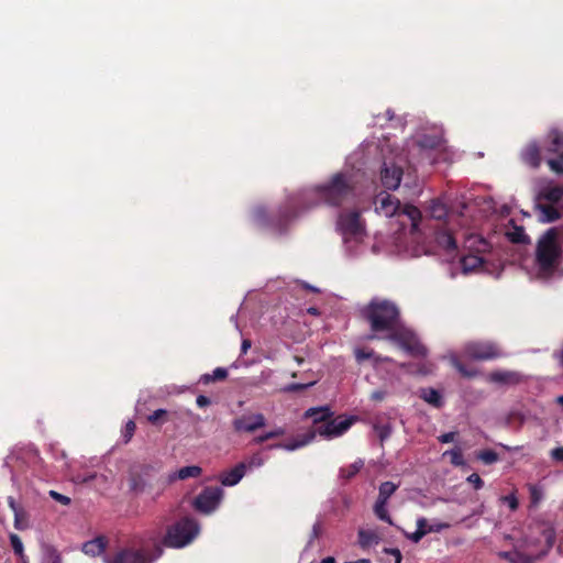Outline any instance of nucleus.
<instances>
[{
	"mask_svg": "<svg viewBox=\"0 0 563 563\" xmlns=\"http://www.w3.org/2000/svg\"><path fill=\"white\" fill-rule=\"evenodd\" d=\"M361 316L374 333L369 339L377 338L380 333L389 335L400 327V310L394 301L388 299L373 298L362 308Z\"/></svg>",
	"mask_w": 563,
	"mask_h": 563,
	"instance_id": "f257e3e1",
	"label": "nucleus"
},
{
	"mask_svg": "<svg viewBox=\"0 0 563 563\" xmlns=\"http://www.w3.org/2000/svg\"><path fill=\"white\" fill-rule=\"evenodd\" d=\"M559 230L548 229L538 240L536 249V266L540 278L549 279L561 264L562 249L559 244Z\"/></svg>",
	"mask_w": 563,
	"mask_h": 563,
	"instance_id": "f03ea898",
	"label": "nucleus"
},
{
	"mask_svg": "<svg viewBox=\"0 0 563 563\" xmlns=\"http://www.w3.org/2000/svg\"><path fill=\"white\" fill-rule=\"evenodd\" d=\"M316 195L323 203L331 207L352 203L356 198L353 176L349 173H336L325 184L316 187Z\"/></svg>",
	"mask_w": 563,
	"mask_h": 563,
	"instance_id": "7ed1b4c3",
	"label": "nucleus"
},
{
	"mask_svg": "<svg viewBox=\"0 0 563 563\" xmlns=\"http://www.w3.org/2000/svg\"><path fill=\"white\" fill-rule=\"evenodd\" d=\"M356 421V418L338 416L335 418H330L325 421V423L318 426L316 429H311L305 434L298 435L297 439L287 443H276L268 445L267 449H284L287 451H295L299 448H302L309 444L314 438L316 434H319L327 439H332L344 434Z\"/></svg>",
	"mask_w": 563,
	"mask_h": 563,
	"instance_id": "20e7f679",
	"label": "nucleus"
},
{
	"mask_svg": "<svg viewBox=\"0 0 563 563\" xmlns=\"http://www.w3.org/2000/svg\"><path fill=\"white\" fill-rule=\"evenodd\" d=\"M493 247L490 241L481 234H470L464 240L465 254L460 256V271L462 273H475L486 271L485 254Z\"/></svg>",
	"mask_w": 563,
	"mask_h": 563,
	"instance_id": "39448f33",
	"label": "nucleus"
},
{
	"mask_svg": "<svg viewBox=\"0 0 563 563\" xmlns=\"http://www.w3.org/2000/svg\"><path fill=\"white\" fill-rule=\"evenodd\" d=\"M199 532V526L191 518H183L168 527L163 544L169 548H183L190 543Z\"/></svg>",
	"mask_w": 563,
	"mask_h": 563,
	"instance_id": "423d86ee",
	"label": "nucleus"
},
{
	"mask_svg": "<svg viewBox=\"0 0 563 563\" xmlns=\"http://www.w3.org/2000/svg\"><path fill=\"white\" fill-rule=\"evenodd\" d=\"M163 554L159 543H155L153 551L144 547L139 549L129 547L119 550L111 558H106V563H153Z\"/></svg>",
	"mask_w": 563,
	"mask_h": 563,
	"instance_id": "0eeeda50",
	"label": "nucleus"
},
{
	"mask_svg": "<svg viewBox=\"0 0 563 563\" xmlns=\"http://www.w3.org/2000/svg\"><path fill=\"white\" fill-rule=\"evenodd\" d=\"M543 147L549 155L547 164L551 172L563 175V130L551 129L544 139Z\"/></svg>",
	"mask_w": 563,
	"mask_h": 563,
	"instance_id": "6e6552de",
	"label": "nucleus"
},
{
	"mask_svg": "<svg viewBox=\"0 0 563 563\" xmlns=\"http://www.w3.org/2000/svg\"><path fill=\"white\" fill-rule=\"evenodd\" d=\"M463 355L473 361H493L506 356L494 341H470L463 346Z\"/></svg>",
	"mask_w": 563,
	"mask_h": 563,
	"instance_id": "1a4fd4ad",
	"label": "nucleus"
},
{
	"mask_svg": "<svg viewBox=\"0 0 563 563\" xmlns=\"http://www.w3.org/2000/svg\"><path fill=\"white\" fill-rule=\"evenodd\" d=\"M390 342L396 343L408 354L417 357L426 356L427 349L410 331L401 330L400 327L394 330L389 335H385Z\"/></svg>",
	"mask_w": 563,
	"mask_h": 563,
	"instance_id": "9d476101",
	"label": "nucleus"
},
{
	"mask_svg": "<svg viewBox=\"0 0 563 563\" xmlns=\"http://www.w3.org/2000/svg\"><path fill=\"white\" fill-rule=\"evenodd\" d=\"M338 228L345 240H361L365 233L364 222L357 210L341 212L338 218Z\"/></svg>",
	"mask_w": 563,
	"mask_h": 563,
	"instance_id": "9b49d317",
	"label": "nucleus"
},
{
	"mask_svg": "<svg viewBox=\"0 0 563 563\" xmlns=\"http://www.w3.org/2000/svg\"><path fill=\"white\" fill-rule=\"evenodd\" d=\"M222 489L219 487H206L195 499L194 507L202 514L212 512L222 498Z\"/></svg>",
	"mask_w": 563,
	"mask_h": 563,
	"instance_id": "f8f14e48",
	"label": "nucleus"
},
{
	"mask_svg": "<svg viewBox=\"0 0 563 563\" xmlns=\"http://www.w3.org/2000/svg\"><path fill=\"white\" fill-rule=\"evenodd\" d=\"M266 426V419L263 413L243 415L232 421L233 430L238 433H252Z\"/></svg>",
	"mask_w": 563,
	"mask_h": 563,
	"instance_id": "ddd939ff",
	"label": "nucleus"
},
{
	"mask_svg": "<svg viewBox=\"0 0 563 563\" xmlns=\"http://www.w3.org/2000/svg\"><path fill=\"white\" fill-rule=\"evenodd\" d=\"M402 174L404 172L401 167L395 164L388 165L384 163L380 170V181L383 187L387 190H396L401 183Z\"/></svg>",
	"mask_w": 563,
	"mask_h": 563,
	"instance_id": "4468645a",
	"label": "nucleus"
},
{
	"mask_svg": "<svg viewBox=\"0 0 563 563\" xmlns=\"http://www.w3.org/2000/svg\"><path fill=\"white\" fill-rule=\"evenodd\" d=\"M400 209V201L390 194L383 191L375 198V210L385 217L395 216Z\"/></svg>",
	"mask_w": 563,
	"mask_h": 563,
	"instance_id": "2eb2a0df",
	"label": "nucleus"
},
{
	"mask_svg": "<svg viewBox=\"0 0 563 563\" xmlns=\"http://www.w3.org/2000/svg\"><path fill=\"white\" fill-rule=\"evenodd\" d=\"M520 374L514 371L497 369L490 372L486 380L497 385H515L520 382Z\"/></svg>",
	"mask_w": 563,
	"mask_h": 563,
	"instance_id": "dca6fc26",
	"label": "nucleus"
},
{
	"mask_svg": "<svg viewBox=\"0 0 563 563\" xmlns=\"http://www.w3.org/2000/svg\"><path fill=\"white\" fill-rule=\"evenodd\" d=\"M521 159L532 168H539L541 165V148L537 142L528 143L521 152Z\"/></svg>",
	"mask_w": 563,
	"mask_h": 563,
	"instance_id": "f3484780",
	"label": "nucleus"
},
{
	"mask_svg": "<svg viewBox=\"0 0 563 563\" xmlns=\"http://www.w3.org/2000/svg\"><path fill=\"white\" fill-rule=\"evenodd\" d=\"M539 200H545L547 202L563 209V187L561 186H548L540 190Z\"/></svg>",
	"mask_w": 563,
	"mask_h": 563,
	"instance_id": "a211bd4d",
	"label": "nucleus"
},
{
	"mask_svg": "<svg viewBox=\"0 0 563 563\" xmlns=\"http://www.w3.org/2000/svg\"><path fill=\"white\" fill-rule=\"evenodd\" d=\"M305 417L312 419L313 429H316L318 426L325 423L327 420L332 418L333 412L329 406L312 407L305 412Z\"/></svg>",
	"mask_w": 563,
	"mask_h": 563,
	"instance_id": "6ab92c4d",
	"label": "nucleus"
},
{
	"mask_svg": "<svg viewBox=\"0 0 563 563\" xmlns=\"http://www.w3.org/2000/svg\"><path fill=\"white\" fill-rule=\"evenodd\" d=\"M246 466L243 462L236 464L233 468L221 474L220 481L224 486L236 485L244 476Z\"/></svg>",
	"mask_w": 563,
	"mask_h": 563,
	"instance_id": "aec40b11",
	"label": "nucleus"
},
{
	"mask_svg": "<svg viewBox=\"0 0 563 563\" xmlns=\"http://www.w3.org/2000/svg\"><path fill=\"white\" fill-rule=\"evenodd\" d=\"M202 473V468L197 465L184 466L177 472L170 473L166 478V484H172L175 481H185L187 478L199 477Z\"/></svg>",
	"mask_w": 563,
	"mask_h": 563,
	"instance_id": "412c9836",
	"label": "nucleus"
},
{
	"mask_svg": "<svg viewBox=\"0 0 563 563\" xmlns=\"http://www.w3.org/2000/svg\"><path fill=\"white\" fill-rule=\"evenodd\" d=\"M437 245L448 253L456 251V240L453 232L449 230H439L435 233Z\"/></svg>",
	"mask_w": 563,
	"mask_h": 563,
	"instance_id": "4be33fe9",
	"label": "nucleus"
},
{
	"mask_svg": "<svg viewBox=\"0 0 563 563\" xmlns=\"http://www.w3.org/2000/svg\"><path fill=\"white\" fill-rule=\"evenodd\" d=\"M354 355L358 363H362L366 360H372L374 365L394 362L391 357L378 355L372 349L357 347L354 350Z\"/></svg>",
	"mask_w": 563,
	"mask_h": 563,
	"instance_id": "5701e85b",
	"label": "nucleus"
},
{
	"mask_svg": "<svg viewBox=\"0 0 563 563\" xmlns=\"http://www.w3.org/2000/svg\"><path fill=\"white\" fill-rule=\"evenodd\" d=\"M537 209L539 211V219L545 223L554 222L558 219H560V217H561L560 208H558L549 202L548 203L539 202L537 205Z\"/></svg>",
	"mask_w": 563,
	"mask_h": 563,
	"instance_id": "b1692460",
	"label": "nucleus"
},
{
	"mask_svg": "<svg viewBox=\"0 0 563 563\" xmlns=\"http://www.w3.org/2000/svg\"><path fill=\"white\" fill-rule=\"evenodd\" d=\"M509 223L511 224V229L506 232L507 239L515 244H529L530 238L523 227L516 225L514 220H510Z\"/></svg>",
	"mask_w": 563,
	"mask_h": 563,
	"instance_id": "393cba45",
	"label": "nucleus"
},
{
	"mask_svg": "<svg viewBox=\"0 0 563 563\" xmlns=\"http://www.w3.org/2000/svg\"><path fill=\"white\" fill-rule=\"evenodd\" d=\"M107 543L104 537H97L82 544V552L91 556L100 555L106 550Z\"/></svg>",
	"mask_w": 563,
	"mask_h": 563,
	"instance_id": "a878e982",
	"label": "nucleus"
},
{
	"mask_svg": "<svg viewBox=\"0 0 563 563\" xmlns=\"http://www.w3.org/2000/svg\"><path fill=\"white\" fill-rule=\"evenodd\" d=\"M428 212L435 220H445L449 216V207L441 199H433L430 202Z\"/></svg>",
	"mask_w": 563,
	"mask_h": 563,
	"instance_id": "bb28decb",
	"label": "nucleus"
},
{
	"mask_svg": "<svg viewBox=\"0 0 563 563\" xmlns=\"http://www.w3.org/2000/svg\"><path fill=\"white\" fill-rule=\"evenodd\" d=\"M402 213L406 214L411 221V232L418 231L419 223L422 220L421 211L412 205H405L402 208Z\"/></svg>",
	"mask_w": 563,
	"mask_h": 563,
	"instance_id": "cd10ccee",
	"label": "nucleus"
},
{
	"mask_svg": "<svg viewBox=\"0 0 563 563\" xmlns=\"http://www.w3.org/2000/svg\"><path fill=\"white\" fill-rule=\"evenodd\" d=\"M130 489L134 493H142L146 487V481L136 468L130 472L129 478Z\"/></svg>",
	"mask_w": 563,
	"mask_h": 563,
	"instance_id": "c85d7f7f",
	"label": "nucleus"
},
{
	"mask_svg": "<svg viewBox=\"0 0 563 563\" xmlns=\"http://www.w3.org/2000/svg\"><path fill=\"white\" fill-rule=\"evenodd\" d=\"M421 398L435 408H440L442 406V397L434 388L421 389Z\"/></svg>",
	"mask_w": 563,
	"mask_h": 563,
	"instance_id": "c756f323",
	"label": "nucleus"
},
{
	"mask_svg": "<svg viewBox=\"0 0 563 563\" xmlns=\"http://www.w3.org/2000/svg\"><path fill=\"white\" fill-rule=\"evenodd\" d=\"M357 536L362 548H367L374 543L377 544L379 541L378 534L372 530L360 529Z\"/></svg>",
	"mask_w": 563,
	"mask_h": 563,
	"instance_id": "7c9ffc66",
	"label": "nucleus"
},
{
	"mask_svg": "<svg viewBox=\"0 0 563 563\" xmlns=\"http://www.w3.org/2000/svg\"><path fill=\"white\" fill-rule=\"evenodd\" d=\"M398 485L393 482H384L379 485L378 497L377 500H382L388 504V499L393 496V494L397 490Z\"/></svg>",
	"mask_w": 563,
	"mask_h": 563,
	"instance_id": "2f4dec72",
	"label": "nucleus"
},
{
	"mask_svg": "<svg viewBox=\"0 0 563 563\" xmlns=\"http://www.w3.org/2000/svg\"><path fill=\"white\" fill-rule=\"evenodd\" d=\"M228 377V369L224 367H217L212 374H203L200 382L203 384H210L212 382L224 380Z\"/></svg>",
	"mask_w": 563,
	"mask_h": 563,
	"instance_id": "473e14b6",
	"label": "nucleus"
},
{
	"mask_svg": "<svg viewBox=\"0 0 563 563\" xmlns=\"http://www.w3.org/2000/svg\"><path fill=\"white\" fill-rule=\"evenodd\" d=\"M364 466V462L363 460H357L355 461L354 463H352L351 465L346 466V467H342L340 470V475L342 478L344 479H351L353 478L360 471L361 468Z\"/></svg>",
	"mask_w": 563,
	"mask_h": 563,
	"instance_id": "72a5a7b5",
	"label": "nucleus"
},
{
	"mask_svg": "<svg viewBox=\"0 0 563 563\" xmlns=\"http://www.w3.org/2000/svg\"><path fill=\"white\" fill-rule=\"evenodd\" d=\"M374 514L378 519H380L384 522H387L388 525H393L391 517L389 516L387 511V503L382 500H376L374 505Z\"/></svg>",
	"mask_w": 563,
	"mask_h": 563,
	"instance_id": "f704fd0d",
	"label": "nucleus"
},
{
	"mask_svg": "<svg viewBox=\"0 0 563 563\" xmlns=\"http://www.w3.org/2000/svg\"><path fill=\"white\" fill-rule=\"evenodd\" d=\"M476 457L486 465H492L499 460V455L493 450H482Z\"/></svg>",
	"mask_w": 563,
	"mask_h": 563,
	"instance_id": "c9c22d12",
	"label": "nucleus"
},
{
	"mask_svg": "<svg viewBox=\"0 0 563 563\" xmlns=\"http://www.w3.org/2000/svg\"><path fill=\"white\" fill-rule=\"evenodd\" d=\"M14 527L18 530H24L29 527L27 514L24 509L14 514Z\"/></svg>",
	"mask_w": 563,
	"mask_h": 563,
	"instance_id": "e433bc0d",
	"label": "nucleus"
},
{
	"mask_svg": "<svg viewBox=\"0 0 563 563\" xmlns=\"http://www.w3.org/2000/svg\"><path fill=\"white\" fill-rule=\"evenodd\" d=\"M442 528V526H438L437 528H428V529H423L421 526L419 527V529L417 528V530L410 536V539L413 541V542H419L427 533L429 532H432V531H439L440 529Z\"/></svg>",
	"mask_w": 563,
	"mask_h": 563,
	"instance_id": "4c0bfd02",
	"label": "nucleus"
},
{
	"mask_svg": "<svg viewBox=\"0 0 563 563\" xmlns=\"http://www.w3.org/2000/svg\"><path fill=\"white\" fill-rule=\"evenodd\" d=\"M10 543L16 555L23 558V543L18 534H10Z\"/></svg>",
	"mask_w": 563,
	"mask_h": 563,
	"instance_id": "58836bf2",
	"label": "nucleus"
},
{
	"mask_svg": "<svg viewBox=\"0 0 563 563\" xmlns=\"http://www.w3.org/2000/svg\"><path fill=\"white\" fill-rule=\"evenodd\" d=\"M135 429H136V426H135L134 421L129 420L125 423L124 429L122 431V437H123L124 443H129L131 441V439L134 435Z\"/></svg>",
	"mask_w": 563,
	"mask_h": 563,
	"instance_id": "ea45409f",
	"label": "nucleus"
},
{
	"mask_svg": "<svg viewBox=\"0 0 563 563\" xmlns=\"http://www.w3.org/2000/svg\"><path fill=\"white\" fill-rule=\"evenodd\" d=\"M499 500L503 504H506L511 511L517 510L518 507H519V501H518V498L516 497L515 494H509V495H506V496H501L499 498Z\"/></svg>",
	"mask_w": 563,
	"mask_h": 563,
	"instance_id": "a19ab883",
	"label": "nucleus"
},
{
	"mask_svg": "<svg viewBox=\"0 0 563 563\" xmlns=\"http://www.w3.org/2000/svg\"><path fill=\"white\" fill-rule=\"evenodd\" d=\"M313 384H314V382H310V383H307V384L291 383V384L285 386L283 388V391H285V393L302 391V390L307 389L308 387L312 386Z\"/></svg>",
	"mask_w": 563,
	"mask_h": 563,
	"instance_id": "79ce46f5",
	"label": "nucleus"
},
{
	"mask_svg": "<svg viewBox=\"0 0 563 563\" xmlns=\"http://www.w3.org/2000/svg\"><path fill=\"white\" fill-rule=\"evenodd\" d=\"M167 416V411L165 409H157L153 411L148 416V421L153 424H158L164 422V418Z\"/></svg>",
	"mask_w": 563,
	"mask_h": 563,
	"instance_id": "37998d69",
	"label": "nucleus"
},
{
	"mask_svg": "<svg viewBox=\"0 0 563 563\" xmlns=\"http://www.w3.org/2000/svg\"><path fill=\"white\" fill-rule=\"evenodd\" d=\"M43 563H62V559L56 550L48 549Z\"/></svg>",
	"mask_w": 563,
	"mask_h": 563,
	"instance_id": "c03bdc74",
	"label": "nucleus"
},
{
	"mask_svg": "<svg viewBox=\"0 0 563 563\" xmlns=\"http://www.w3.org/2000/svg\"><path fill=\"white\" fill-rule=\"evenodd\" d=\"M49 496L57 503L62 504V505H69L70 504V498L68 496H65L56 490H49Z\"/></svg>",
	"mask_w": 563,
	"mask_h": 563,
	"instance_id": "a18cd8bd",
	"label": "nucleus"
},
{
	"mask_svg": "<svg viewBox=\"0 0 563 563\" xmlns=\"http://www.w3.org/2000/svg\"><path fill=\"white\" fill-rule=\"evenodd\" d=\"M466 481H467L470 484H472V485H473V487H474L475 489H479V488H482V487H483V485H484L483 479L481 478V476H479L477 473H473V474H471V475L467 477V479H466Z\"/></svg>",
	"mask_w": 563,
	"mask_h": 563,
	"instance_id": "49530a36",
	"label": "nucleus"
},
{
	"mask_svg": "<svg viewBox=\"0 0 563 563\" xmlns=\"http://www.w3.org/2000/svg\"><path fill=\"white\" fill-rule=\"evenodd\" d=\"M136 470L139 471V473H141L143 475L144 478L151 477L153 475V473L156 472V467L151 464H143Z\"/></svg>",
	"mask_w": 563,
	"mask_h": 563,
	"instance_id": "de8ad7c7",
	"label": "nucleus"
},
{
	"mask_svg": "<svg viewBox=\"0 0 563 563\" xmlns=\"http://www.w3.org/2000/svg\"><path fill=\"white\" fill-rule=\"evenodd\" d=\"M375 429L378 432V437H379L380 441L386 440L391 433V428L388 424L377 426V427H375Z\"/></svg>",
	"mask_w": 563,
	"mask_h": 563,
	"instance_id": "09e8293b",
	"label": "nucleus"
},
{
	"mask_svg": "<svg viewBox=\"0 0 563 563\" xmlns=\"http://www.w3.org/2000/svg\"><path fill=\"white\" fill-rule=\"evenodd\" d=\"M529 490H530V498H531L532 504H538L542 498L541 490L534 485H531Z\"/></svg>",
	"mask_w": 563,
	"mask_h": 563,
	"instance_id": "8fccbe9b",
	"label": "nucleus"
},
{
	"mask_svg": "<svg viewBox=\"0 0 563 563\" xmlns=\"http://www.w3.org/2000/svg\"><path fill=\"white\" fill-rule=\"evenodd\" d=\"M459 371H460V377H474L478 374H481L479 371L477 369H472V371H468L464 365H462L460 363V367H459Z\"/></svg>",
	"mask_w": 563,
	"mask_h": 563,
	"instance_id": "3c124183",
	"label": "nucleus"
},
{
	"mask_svg": "<svg viewBox=\"0 0 563 563\" xmlns=\"http://www.w3.org/2000/svg\"><path fill=\"white\" fill-rule=\"evenodd\" d=\"M551 457L556 462H563V446L553 449L551 451Z\"/></svg>",
	"mask_w": 563,
	"mask_h": 563,
	"instance_id": "603ef678",
	"label": "nucleus"
},
{
	"mask_svg": "<svg viewBox=\"0 0 563 563\" xmlns=\"http://www.w3.org/2000/svg\"><path fill=\"white\" fill-rule=\"evenodd\" d=\"M444 455H449L451 463L454 466H457V446H454L452 450L445 452Z\"/></svg>",
	"mask_w": 563,
	"mask_h": 563,
	"instance_id": "864d4df0",
	"label": "nucleus"
},
{
	"mask_svg": "<svg viewBox=\"0 0 563 563\" xmlns=\"http://www.w3.org/2000/svg\"><path fill=\"white\" fill-rule=\"evenodd\" d=\"M196 404L198 407L202 408L210 405V399L207 396L199 395L196 399Z\"/></svg>",
	"mask_w": 563,
	"mask_h": 563,
	"instance_id": "5fc2aeb1",
	"label": "nucleus"
},
{
	"mask_svg": "<svg viewBox=\"0 0 563 563\" xmlns=\"http://www.w3.org/2000/svg\"><path fill=\"white\" fill-rule=\"evenodd\" d=\"M9 507L12 509L13 514H16V511L23 510V508L16 504L15 499L13 497L8 498Z\"/></svg>",
	"mask_w": 563,
	"mask_h": 563,
	"instance_id": "6e6d98bb",
	"label": "nucleus"
},
{
	"mask_svg": "<svg viewBox=\"0 0 563 563\" xmlns=\"http://www.w3.org/2000/svg\"><path fill=\"white\" fill-rule=\"evenodd\" d=\"M286 433L285 429L282 427H278L272 431H268V437H272V439L283 437Z\"/></svg>",
	"mask_w": 563,
	"mask_h": 563,
	"instance_id": "4d7b16f0",
	"label": "nucleus"
},
{
	"mask_svg": "<svg viewBox=\"0 0 563 563\" xmlns=\"http://www.w3.org/2000/svg\"><path fill=\"white\" fill-rule=\"evenodd\" d=\"M455 432H448L439 437V440L443 443H449L454 440Z\"/></svg>",
	"mask_w": 563,
	"mask_h": 563,
	"instance_id": "13d9d810",
	"label": "nucleus"
},
{
	"mask_svg": "<svg viewBox=\"0 0 563 563\" xmlns=\"http://www.w3.org/2000/svg\"><path fill=\"white\" fill-rule=\"evenodd\" d=\"M252 342L250 339H244L241 344V354L244 355L251 349Z\"/></svg>",
	"mask_w": 563,
	"mask_h": 563,
	"instance_id": "bf43d9fd",
	"label": "nucleus"
},
{
	"mask_svg": "<svg viewBox=\"0 0 563 563\" xmlns=\"http://www.w3.org/2000/svg\"><path fill=\"white\" fill-rule=\"evenodd\" d=\"M272 437H268V432L264 433V434H261V435H257L253 439V442L256 443V444H262L268 440H271Z\"/></svg>",
	"mask_w": 563,
	"mask_h": 563,
	"instance_id": "052dcab7",
	"label": "nucleus"
},
{
	"mask_svg": "<svg viewBox=\"0 0 563 563\" xmlns=\"http://www.w3.org/2000/svg\"><path fill=\"white\" fill-rule=\"evenodd\" d=\"M386 393L383 390H375L372 393L371 398L375 401H382L385 398Z\"/></svg>",
	"mask_w": 563,
	"mask_h": 563,
	"instance_id": "680f3d73",
	"label": "nucleus"
},
{
	"mask_svg": "<svg viewBox=\"0 0 563 563\" xmlns=\"http://www.w3.org/2000/svg\"><path fill=\"white\" fill-rule=\"evenodd\" d=\"M389 552H390V554L394 555L395 563H400L401 562L402 555H401V553H400V551L398 549H391Z\"/></svg>",
	"mask_w": 563,
	"mask_h": 563,
	"instance_id": "e2e57ef3",
	"label": "nucleus"
},
{
	"mask_svg": "<svg viewBox=\"0 0 563 563\" xmlns=\"http://www.w3.org/2000/svg\"><path fill=\"white\" fill-rule=\"evenodd\" d=\"M422 527L423 529H428V528H434L433 526L429 525L428 520L424 519V518H420L418 519L417 521V528L419 529V527Z\"/></svg>",
	"mask_w": 563,
	"mask_h": 563,
	"instance_id": "0e129e2a",
	"label": "nucleus"
},
{
	"mask_svg": "<svg viewBox=\"0 0 563 563\" xmlns=\"http://www.w3.org/2000/svg\"><path fill=\"white\" fill-rule=\"evenodd\" d=\"M252 465H262V459L258 455H254L251 461Z\"/></svg>",
	"mask_w": 563,
	"mask_h": 563,
	"instance_id": "69168bd1",
	"label": "nucleus"
},
{
	"mask_svg": "<svg viewBox=\"0 0 563 563\" xmlns=\"http://www.w3.org/2000/svg\"><path fill=\"white\" fill-rule=\"evenodd\" d=\"M319 533H320V525L316 523V525H313V529H312L313 538H318Z\"/></svg>",
	"mask_w": 563,
	"mask_h": 563,
	"instance_id": "338daca9",
	"label": "nucleus"
},
{
	"mask_svg": "<svg viewBox=\"0 0 563 563\" xmlns=\"http://www.w3.org/2000/svg\"><path fill=\"white\" fill-rule=\"evenodd\" d=\"M320 563H336L333 556H327L320 561Z\"/></svg>",
	"mask_w": 563,
	"mask_h": 563,
	"instance_id": "774afa93",
	"label": "nucleus"
}]
</instances>
